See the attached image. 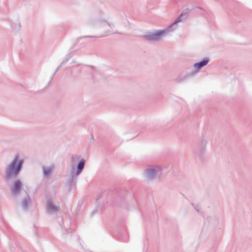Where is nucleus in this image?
Returning <instances> with one entry per match:
<instances>
[{"label": "nucleus", "instance_id": "obj_1", "mask_svg": "<svg viewBox=\"0 0 252 252\" xmlns=\"http://www.w3.org/2000/svg\"><path fill=\"white\" fill-rule=\"evenodd\" d=\"M103 13L101 11H98L97 13H95L94 16V20L93 22H89L88 23L90 25H93L95 28L98 29L99 31L102 33V34L98 36H83L80 37H79L77 39L76 42L78 43L80 40L82 38H96L98 37H102L108 36L111 34H115L119 33L120 34L119 32H113L112 31V29L114 27V25L112 24L109 23L105 20L102 18Z\"/></svg>", "mask_w": 252, "mask_h": 252}, {"label": "nucleus", "instance_id": "obj_2", "mask_svg": "<svg viewBox=\"0 0 252 252\" xmlns=\"http://www.w3.org/2000/svg\"><path fill=\"white\" fill-rule=\"evenodd\" d=\"M24 160L19 154L15 155L8 163L5 169L3 179L6 182H10L16 179L23 168Z\"/></svg>", "mask_w": 252, "mask_h": 252}, {"label": "nucleus", "instance_id": "obj_3", "mask_svg": "<svg viewBox=\"0 0 252 252\" xmlns=\"http://www.w3.org/2000/svg\"><path fill=\"white\" fill-rule=\"evenodd\" d=\"M185 15L181 13L176 20L167 28L164 30L157 31L154 32H149L143 35V38L150 41H156L160 40L163 37L166 36L169 32H172L177 28V24L183 21Z\"/></svg>", "mask_w": 252, "mask_h": 252}, {"label": "nucleus", "instance_id": "obj_4", "mask_svg": "<svg viewBox=\"0 0 252 252\" xmlns=\"http://www.w3.org/2000/svg\"><path fill=\"white\" fill-rule=\"evenodd\" d=\"M85 165V160L81 159L77 165V170L75 165H71L70 175L67 180V183L70 187H74L76 183L78 176L83 171Z\"/></svg>", "mask_w": 252, "mask_h": 252}, {"label": "nucleus", "instance_id": "obj_5", "mask_svg": "<svg viewBox=\"0 0 252 252\" xmlns=\"http://www.w3.org/2000/svg\"><path fill=\"white\" fill-rule=\"evenodd\" d=\"M161 173V167L159 165H154L150 166L145 170L144 176L147 180L152 181L159 177Z\"/></svg>", "mask_w": 252, "mask_h": 252}, {"label": "nucleus", "instance_id": "obj_6", "mask_svg": "<svg viewBox=\"0 0 252 252\" xmlns=\"http://www.w3.org/2000/svg\"><path fill=\"white\" fill-rule=\"evenodd\" d=\"M13 180L14 182L11 186L10 189L12 195L14 197H16L19 195L22 189L23 185L22 181L19 179L16 178Z\"/></svg>", "mask_w": 252, "mask_h": 252}, {"label": "nucleus", "instance_id": "obj_7", "mask_svg": "<svg viewBox=\"0 0 252 252\" xmlns=\"http://www.w3.org/2000/svg\"><path fill=\"white\" fill-rule=\"evenodd\" d=\"M196 72H197L195 70H192L189 73H181L177 76L175 81L178 83L184 82L186 81L189 78L194 76Z\"/></svg>", "mask_w": 252, "mask_h": 252}, {"label": "nucleus", "instance_id": "obj_8", "mask_svg": "<svg viewBox=\"0 0 252 252\" xmlns=\"http://www.w3.org/2000/svg\"><path fill=\"white\" fill-rule=\"evenodd\" d=\"M60 207L58 205L54 204L52 198H48L47 200L46 210L47 212L54 214L57 213Z\"/></svg>", "mask_w": 252, "mask_h": 252}, {"label": "nucleus", "instance_id": "obj_9", "mask_svg": "<svg viewBox=\"0 0 252 252\" xmlns=\"http://www.w3.org/2000/svg\"><path fill=\"white\" fill-rule=\"evenodd\" d=\"M206 143L207 142L205 139H202L194 149V154L197 156H200L203 154L205 151Z\"/></svg>", "mask_w": 252, "mask_h": 252}, {"label": "nucleus", "instance_id": "obj_10", "mask_svg": "<svg viewBox=\"0 0 252 252\" xmlns=\"http://www.w3.org/2000/svg\"><path fill=\"white\" fill-rule=\"evenodd\" d=\"M209 62V59L208 58H204L199 62L195 63L194 64V67L196 69H200L206 65Z\"/></svg>", "mask_w": 252, "mask_h": 252}, {"label": "nucleus", "instance_id": "obj_11", "mask_svg": "<svg viewBox=\"0 0 252 252\" xmlns=\"http://www.w3.org/2000/svg\"><path fill=\"white\" fill-rule=\"evenodd\" d=\"M31 203V199L30 196L28 195L27 197H25L22 201V206L24 210H27L30 204Z\"/></svg>", "mask_w": 252, "mask_h": 252}, {"label": "nucleus", "instance_id": "obj_12", "mask_svg": "<svg viewBox=\"0 0 252 252\" xmlns=\"http://www.w3.org/2000/svg\"><path fill=\"white\" fill-rule=\"evenodd\" d=\"M53 169V166H50V167H45V166L42 167V170H43L44 176L47 177L48 175H49L51 173Z\"/></svg>", "mask_w": 252, "mask_h": 252}, {"label": "nucleus", "instance_id": "obj_13", "mask_svg": "<svg viewBox=\"0 0 252 252\" xmlns=\"http://www.w3.org/2000/svg\"><path fill=\"white\" fill-rule=\"evenodd\" d=\"M61 69V66H59L57 68L56 71L55 72L53 76H52V79L54 78L55 74L57 73V71H58Z\"/></svg>", "mask_w": 252, "mask_h": 252}, {"label": "nucleus", "instance_id": "obj_14", "mask_svg": "<svg viewBox=\"0 0 252 252\" xmlns=\"http://www.w3.org/2000/svg\"><path fill=\"white\" fill-rule=\"evenodd\" d=\"M71 232H73V231H74V229L71 228Z\"/></svg>", "mask_w": 252, "mask_h": 252}, {"label": "nucleus", "instance_id": "obj_15", "mask_svg": "<svg viewBox=\"0 0 252 252\" xmlns=\"http://www.w3.org/2000/svg\"><path fill=\"white\" fill-rule=\"evenodd\" d=\"M196 210L198 212H199V210L198 209L196 208Z\"/></svg>", "mask_w": 252, "mask_h": 252}, {"label": "nucleus", "instance_id": "obj_16", "mask_svg": "<svg viewBox=\"0 0 252 252\" xmlns=\"http://www.w3.org/2000/svg\"><path fill=\"white\" fill-rule=\"evenodd\" d=\"M74 158L72 157V160H74Z\"/></svg>", "mask_w": 252, "mask_h": 252}]
</instances>
